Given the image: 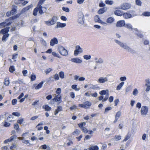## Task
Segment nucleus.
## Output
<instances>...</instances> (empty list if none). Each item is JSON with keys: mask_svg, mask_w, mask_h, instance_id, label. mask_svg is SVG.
<instances>
[{"mask_svg": "<svg viewBox=\"0 0 150 150\" xmlns=\"http://www.w3.org/2000/svg\"><path fill=\"white\" fill-rule=\"evenodd\" d=\"M142 15L144 16H150V12H145L143 13Z\"/></svg>", "mask_w": 150, "mask_h": 150, "instance_id": "53", "label": "nucleus"}, {"mask_svg": "<svg viewBox=\"0 0 150 150\" xmlns=\"http://www.w3.org/2000/svg\"><path fill=\"white\" fill-rule=\"evenodd\" d=\"M33 7V5L32 4H31V5H30L27 6L25 7L22 9V10L21 11V12L22 13L25 12H26V11L28 10L29 9H30V8H32Z\"/></svg>", "mask_w": 150, "mask_h": 150, "instance_id": "18", "label": "nucleus"}, {"mask_svg": "<svg viewBox=\"0 0 150 150\" xmlns=\"http://www.w3.org/2000/svg\"><path fill=\"white\" fill-rule=\"evenodd\" d=\"M80 132V131L79 130L76 129L73 132V134L74 135L75 134L78 135L79 134Z\"/></svg>", "mask_w": 150, "mask_h": 150, "instance_id": "55", "label": "nucleus"}, {"mask_svg": "<svg viewBox=\"0 0 150 150\" xmlns=\"http://www.w3.org/2000/svg\"><path fill=\"white\" fill-rule=\"evenodd\" d=\"M60 53L62 55L66 56L68 54V52L65 48L62 46H60L58 47Z\"/></svg>", "mask_w": 150, "mask_h": 150, "instance_id": "3", "label": "nucleus"}, {"mask_svg": "<svg viewBox=\"0 0 150 150\" xmlns=\"http://www.w3.org/2000/svg\"><path fill=\"white\" fill-rule=\"evenodd\" d=\"M14 129L17 131L19 130V126L18 124H14Z\"/></svg>", "mask_w": 150, "mask_h": 150, "instance_id": "46", "label": "nucleus"}, {"mask_svg": "<svg viewBox=\"0 0 150 150\" xmlns=\"http://www.w3.org/2000/svg\"><path fill=\"white\" fill-rule=\"evenodd\" d=\"M57 20V17L55 16H53L51 20V21L54 24L56 23V21Z\"/></svg>", "mask_w": 150, "mask_h": 150, "instance_id": "30", "label": "nucleus"}, {"mask_svg": "<svg viewBox=\"0 0 150 150\" xmlns=\"http://www.w3.org/2000/svg\"><path fill=\"white\" fill-rule=\"evenodd\" d=\"M38 8L39 12L40 14H42L44 13L46 10L45 7L42 8V6L40 5H38Z\"/></svg>", "mask_w": 150, "mask_h": 150, "instance_id": "14", "label": "nucleus"}, {"mask_svg": "<svg viewBox=\"0 0 150 150\" xmlns=\"http://www.w3.org/2000/svg\"><path fill=\"white\" fill-rule=\"evenodd\" d=\"M84 103L86 107H88V108H89V107L91 105V103L88 101L85 102Z\"/></svg>", "mask_w": 150, "mask_h": 150, "instance_id": "41", "label": "nucleus"}, {"mask_svg": "<svg viewBox=\"0 0 150 150\" xmlns=\"http://www.w3.org/2000/svg\"><path fill=\"white\" fill-rule=\"evenodd\" d=\"M54 79L55 81H57L59 79V75L57 74H56L54 75Z\"/></svg>", "mask_w": 150, "mask_h": 150, "instance_id": "51", "label": "nucleus"}, {"mask_svg": "<svg viewBox=\"0 0 150 150\" xmlns=\"http://www.w3.org/2000/svg\"><path fill=\"white\" fill-rule=\"evenodd\" d=\"M4 35L2 40L3 42H5L6 40V38L9 37V34L8 33H6Z\"/></svg>", "mask_w": 150, "mask_h": 150, "instance_id": "27", "label": "nucleus"}, {"mask_svg": "<svg viewBox=\"0 0 150 150\" xmlns=\"http://www.w3.org/2000/svg\"><path fill=\"white\" fill-rule=\"evenodd\" d=\"M84 16L81 12H80L78 13V22L81 24H83L84 23Z\"/></svg>", "mask_w": 150, "mask_h": 150, "instance_id": "2", "label": "nucleus"}, {"mask_svg": "<svg viewBox=\"0 0 150 150\" xmlns=\"http://www.w3.org/2000/svg\"><path fill=\"white\" fill-rule=\"evenodd\" d=\"M105 3L107 4H109V5H112L113 4V2L112 1H109L108 0H106L105 1Z\"/></svg>", "mask_w": 150, "mask_h": 150, "instance_id": "47", "label": "nucleus"}, {"mask_svg": "<svg viewBox=\"0 0 150 150\" xmlns=\"http://www.w3.org/2000/svg\"><path fill=\"white\" fill-rule=\"evenodd\" d=\"M115 140L116 141H117L121 139V137L120 135H116L114 137Z\"/></svg>", "mask_w": 150, "mask_h": 150, "instance_id": "32", "label": "nucleus"}, {"mask_svg": "<svg viewBox=\"0 0 150 150\" xmlns=\"http://www.w3.org/2000/svg\"><path fill=\"white\" fill-rule=\"evenodd\" d=\"M42 108L45 109L46 111H49L51 110V108L47 105H45L42 106Z\"/></svg>", "mask_w": 150, "mask_h": 150, "instance_id": "24", "label": "nucleus"}, {"mask_svg": "<svg viewBox=\"0 0 150 150\" xmlns=\"http://www.w3.org/2000/svg\"><path fill=\"white\" fill-rule=\"evenodd\" d=\"M94 59L95 63L97 64H102L104 63V60L102 58L100 57L98 59L97 57H96Z\"/></svg>", "mask_w": 150, "mask_h": 150, "instance_id": "12", "label": "nucleus"}, {"mask_svg": "<svg viewBox=\"0 0 150 150\" xmlns=\"http://www.w3.org/2000/svg\"><path fill=\"white\" fill-rule=\"evenodd\" d=\"M8 21L9 19H6L4 22L0 23V28H2L6 26L10 25L12 23V22H8Z\"/></svg>", "mask_w": 150, "mask_h": 150, "instance_id": "6", "label": "nucleus"}, {"mask_svg": "<svg viewBox=\"0 0 150 150\" xmlns=\"http://www.w3.org/2000/svg\"><path fill=\"white\" fill-rule=\"evenodd\" d=\"M18 55V54L17 53L14 54L12 55V59H14V62L16 61V60L15 59L17 58Z\"/></svg>", "mask_w": 150, "mask_h": 150, "instance_id": "45", "label": "nucleus"}, {"mask_svg": "<svg viewBox=\"0 0 150 150\" xmlns=\"http://www.w3.org/2000/svg\"><path fill=\"white\" fill-rule=\"evenodd\" d=\"M15 70L13 66H11L9 68V71L10 72L13 73Z\"/></svg>", "mask_w": 150, "mask_h": 150, "instance_id": "36", "label": "nucleus"}, {"mask_svg": "<svg viewBox=\"0 0 150 150\" xmlns=\"http://www.w3.org/2000/svg\"><path fill=\"white\" fill-rule=\"evenodd\" d=\"M62 97L60 95H58L57 96H56L52 100L55 102H59L58 103V104L62 102Z\"/></svg>", "mask_w": 150, "mask_h": 150, "instance_id": "10", "label": "nucleus"}, {"mask_svg": "<svg viewBox=\"0 0 150 150\" xmlns=\"http://www.w3.org/2000/svg\"><path fill=\"white\" fill-rule=\"evenodd\" d=\"M130 137V136L129 135L127 134L125 137L124 139L123 140V142H125L127 141L129 139Z\"/></svg>", "mask_w": 150, "mask_h": 150, "instance_id": "63", "label": "nucleus"}, {"mask_svg": "<svg viewBox=\"0 0 150 150\" xmlns=\"http://www.w3.org/2000/svg\"><path fill=\"white\" fill-rule=\"evenodd\" d=\"M148 111V108L146 106H143L142 107L140 110L141 114L143 116H146L147 114Z\"/></svg>", "mask_w": 150, "mask_h": 150, "instance_id": "4", "label": "nucleus"}, {"mask_svg": "<svg viewBox=\"0 0 150 150\" xmlns=\"http://www.w3.org/2000/svg\"><path fill=\"white\" fill-rule=\"evenodd\" d=\"M125 26L126 28L129 29H133L134 30L136 31L137 32L138 31V30L136 28H134L133 29L132 28V26L131 24L129 23L127 24H125Z\"/></svg>", "mask_w": 150, "mask_h": 150, "instance_id": "21", "label": "nucleus"}, {"mask_svg": "<svg viewBox=\"0 0 150 150\" xmlns=\"http://www.w3.org/2000/svg\"><path fill=\"white\" fill-rule=\"evenodd\" d=\"M81 130L83 132L85 133H88V130L86 129V128L84 127L81 129Z\"/></svg>", "mask_w": 150, "mask_h": 150, "instance_id": "54", "label": "nucleus"}, {"mask_svg": "<svg viewBox=\"0 0 150 150\" xmlns=\"http://www.w3.org/2000/svg\"><path fill=\"white\" fill-rule=\"evenodd\" d=\"M132 90V87L131 86H129L128 87H127L126 89H125V92L126 93H128L129 92L131 91Z\"/></svg>", "mask_w": 150, "mask_h": 150, "instance_id": "37", "label": "nucleus"}, {"mask_svg": "<svg viewBox=\"0 0 150 150\" xmlns=\"http://www.w3.org/2000/svg\"><path fill=\"white\" fill-rule=\"evenodd\" d=\"M45 23L47 25L50 26L54 25L51 20L45 21Z\"/></svg>", "mask_w": 150, "mask_h": 150, "instance_id": "29", "label": "nucleus"}, {"mask_svg": "<svg viewBox=\"0 0 150 150\" xmlns=\"http://www.w3.org/2000/svg\"><path fill=\"white\" fill-rule=\"evenodd\" d=\"M145 86H150V79H147L145 80Z\"/></svg>", "mask_w": 150, "mask_h": 150, "instance_id": "39", "label": "nucleus"}, {"mask_svg": "<svg viewBox=\"0 0 150 150\" xmlns=\"http://www.w3.org/2000/svg\"><path fill=\"white\" fill-rule=\"evenodd\" d=\"M10 82L9 81L7 78H6L4 79V84L6 86H8Z\"/></svg>", "mask_w": 150, "mask_h": 150, "instance_id": "48", "label": "nucleus"}, {"mask_svg": "<svg viewBox=\"0 0 150 150\" xmlns=\"http://www.w3.org/2000/svg\"><path fill=\"white\" fill-rule=\"evenodd\" d=\"M62 9L64 11L67 12H69V9L67 7H63L62 8Z\"/></svg>", "mask_w": 150, "mask_h": 150, "instance_id": "60", "label": "nucleus"}, {"mask_svg": "<svg viewBox=\"0 0 150 150\" xmlns=\"http://www.w3.org/2000/svg\"><path fill=\"white\" fill-rule=\"evenodd\" d=\"M23 121V118H21L20 119L18 120L17 121V122L18 124H20V125H21L22 124Z\"/></svg>", "mask_w": 150, "mask_h": 150, "instance_id": "61", "label": "nucleus"}, {"mask_svg": "<svg viewBox=\"0 0 150 150\" xmlns=\"http://www.w3.org/2000/svg\"><path fill=\"white\" fill-rule=\"evenodd\" d=\"M12 15H13L16 12V9L13 8L10 11Z\"/></svg>", "mask_w": 150, "mask_h": 150, "instance_id": "64", "label": "nucleus"}, {"mask_svg": "<svg viewBox=\"0 0 150 150\" xmlns=\"http://www.w3.org/2000/svg\"><path fill=\"white\" fill-rule=\"evenodd\" d=\"M10 28L9 27H7L1 29L0 31V33L2 34H5L7 33L9 31Z\"/></svg>", "mask_w": 150, "mask_h": 150, "instance_id": "16", "label": "nucleus"}, {"mask_svg": "<svg viewBox=\"0 0 150 150\" xmlns=\"http://www.w3.org/2000/svg\"><path fill=\"white\" fill-rule=\"evenodd\" d=\"M122 15L124 18L125 19L130 18L132 17V15L129 13H123Z\"/></svg>", "mask_w": 150, "mask_h": 150, "instance_id": "19", "label": "nucleus"}, {"mask_svg": "<svg viewBox=\"0 0 150 150\" xmlns=\"http://www.w3.org/2000/svg\"><path fill=\"white\" fill-rule=\"evenodd\" d=\"M70 61L74 63L78 64L81 63L82 62V60L78 57L72 58Z\"/></svg>", "mask_w": 150, "mask_h": 150, "instance_id": "11", "label": "nucleus"}, {"mask_svg": "<svg viewBox=\"0 0 150 150\" xmlns=\"http://www.w3.org/2000/svg\"><path fill=\"white\" fill-rule=\"evenodd\" d=\"M58 43L57 39L55 38H54L50 40V45L51 46H54L55 45L57 44Z\"/></svg>", "mask_w": 150, "mask_h": 150, "instance_id": "8", "label": "nucleus"}, {"mask_svg": "<svg viewBox=\"0 0 150 150\" xmlns=\"http://www.w3.org/2000/svg\"><path fill=\"white\" fill-rule=\"evenodd\" d=\"M76 49L79 51L80 53L83 52L82 49L79 45H77L76 46Z\"/></svg>", "mask_w": 150, "mask_h": 150, "instance_id": "31", "label": "nucleus"}, {"mask_svg": "<svg viewBox=\"0 0 150 150\" xmlns=\"http://www.w3.org/2000/svg\"><path fill=\"white\" fill-rule=\"evenodd\" d=\"M54 79L53 77L51 76L47 79V82H54Z\"/></svg>", "mask_w": 150, "mask_h": 150, "instance_id": "33", "label": "nucleus"}, {"mask_svg": "<svg viewBox=\"0 0 150 150\" xmlns=\"http://www.w3.org/2000/svg\"><path fill=\"white\" fill-rule=\"evenodd\" d=\"M124 82H122L120 83L116 87V90L117 91H119L122 88L123 86L124 85Z\"/></svg>", "mask_w": 150, "mask_h": 150, "instance_id": "25", "label": "nucleus"}, {"mask_svg": "<svg viewBox=\"0 0 150 150\" xmlns=\"http://www.w3.org/2000/svg\"><path fill=\"white\" fill-rule=\"evenodd\" d=\"M123 12L120 10H117L114 11V14L117 16H121L123 15Z\"/></svg>", "mask_w": 150, "mask_h": 150, "instance_id": "20", "label": "nucleus"}, {"mask_svg": "<svg viewBox=\"0 0 150 150\" xmlns=\"http://www.w3.org/2000/svg\"><path fill=\"white\" fill-rule=\"evenodd\" d=\"M130 7V4L127 3H125L122 4L120 6V8L122 10H126L129 8Z\"/></svg>", "mask_w": 150, "mask_h": 150, "instance_id": "7", "label": "nucleus"}, {"mask_svg": "<svg viewBox=\"0 0 150 150\" xmlns=\"http://www.w3.org/2000/svg\"><path fill=\"white\" fill-rule=\"evenodd\" d=\"M115 21V19L114 18L112 17H110L108 18L106 20L107 23H111Z\"/></svg>", "mask_w": 150, "mask_h": 150, "instance_id": "22", "label": "nucleus"}, {"mask_svg": "<svg viewBox=\"0 0 150 150\" xmlns=\"http://www.w3.org/2000/svg\"><path fill=\"white\" fill-rule=\"evenodd\" d=\"M138 90L135 88L133 90V91L132 92L133 95L134 96H136L138 94Z\"/></svg>", "mask_w": 150, "mask_h": 150, "instance_id": "38", "label": "nucleus"}, {"mask_svg": "<svg viewBox=\"0 0 150 150\" xmlns=\"http://www.w3.org/2000/svg\"><path fill=\"white\" fill-rule=\"evenodd\" d=\"M59 74V77L61 79H63L64 78V72L63 71H60Z\"/></svg>", "mask_w": 150, "mask_h": 150, "instance_id": "43", "label": "nucleus"}, {"mask_svg": "<svg viewBox=\"0 0 150 150\" xmlns=\"http://www.w3.org/2000/svg\"><path fill=\"white\" fill-rule=\"evenodd\" d=\"M136 4L137 5L141 6L142 4V2L140 0H136Z\"/></svg>", "mask_w": 150, "mask_h": 150, "instance_id": "56", "label": "nucleus"}, {"mask_svg": "<svg viewBox=\"0 0 150 150\" xmlns=\"http://www.w3.org/2000/svg\"><path fill=\"white\" fill-rule=\"evenodd\" d=\"M43 83L44 82L43 81L40 82L35 87V89L36 90H38L42 88L43 85Z\"/></svg>", "mask_w": 150, "mask_h": 150, "instance_id": "26", "label": "nucleus"}, {"mask_svg": "<svg viewBox=\"0 0 150 150\" xmlns=\"http://www.w3.org/2000/svg\"><path fill=\"white\" fill-rule=\"evenodd\" d=\"M125 25V22L124 20H120L118 21L116 23V26L117 27H123Z\"/></svg>", "mask_w": 150, "mask_h": 150, "instance_id": "13", "label": "nucleus"}, {"mask_svg": "<svg viewBox=\"0 0 150 150\" xmlns=\"http://www.w3.org/2000/svg\"><path fill=\"white\" fill-rule=\"evenodd\" d=\"M36 76L32 74L30 77L31 80L32 81H33L35 80L36 79Z\"/></svg>", "mask_w": 150, "mask_h": 150, "instance_id": "58", "label": "nucleus"}, {"mask_svg": "<svg viewBox=\"0 0 150 150\" xmlns=\"http://www.w3.org/2000/svg\"><path fill=\"white\" fill-rule=\"evenodd\" d=\"M121 112L120 111H118L117 112L115 115V118L118 119L119 117L121 116Z\"/></svg>", "mask_w": 150, "mask_h": 150, "instance_id": "44", "label": "nucleus"}, {"mask_svg": "<svg viewBox=\"0 0 150 150\" xmlns=\"http://www.w3.org/2000/svg\"><path fill=\"white\" fill-rule=\"evenodd\" d=\"M114 41L121 47L125 50H127L128 52L132 54H134L136 53L134 50H133L129 46L127 45L126 44L116 39L114 40Z\"/></svg>", "mask_w": 150, "mask_h": 150, "instance_id": "1", "label": "nucleus"}, {"mask_svg": "<svg viewBox=\"0 0 150 150\" xmlns=\"http://www.w3.org/2000/svg\"><path fill=\"white\" fill-rule=\"evenodd\" d=\"M38 11V7H36L33 10V15L35 16H36L37 14V12Z\"/></svg>", "mask_w": 150, "mask_h": 150, "instance_id": "42", "label": "nucleus"}, {"mask_svg": "<svg viewBox=\"0 0 150 150\" xmlns=\"http://www.w3.org/2000/svg\"><path fill=\"white\" fill-rule=\"evenodd\" d=\"M107 10V8L105 7H103L102 8H100L98 11V13L99 14H102L104 13Z\"/></svg>", "mask_w": 150, "mask_h": 150, "instance_id": "23", "label": "nucleus"}, {"mask_svg": "<svg viewBox=\"0 0 150 150\" xmlns=\"http://www.w3.org/2000/svg\"><path fill=\"white\" fill-rule=\"evenodd\" d=\"M83 57L85 59L88 60L91 59V56L90 55H84Z\"/></svg>", "mask_w": 150, "mask_h": 150, "instance_id": "40", "label": "nucleus"}, {"mask_svg": "<svg viewBox=\"0 0 150 150\" xmlns=\"http://www.w3.org/2000/svg\"><path fill=\"white\" fill-rule=\"evenodd\" d=\"M66 25V23H62L59 22H58L57 23V25L55 27V28H64Z\"/></svg>", "mask_w": 150, "mask_h": 150, "instance_id": "15", "label": "nucleus"}, {"mask_svg": "<svg viewBox=\"0 0 150 150\" xmlns=\"http://www.w3.org/2000/svg\"><path fill=\"white\" fill-rule=\"evenodd\" d=\"M108 81V78L107 77H100L98 79V82L100 83H104Z\"/></svg>", "mask_w": 150, "mask_h": 150, "instance_id": "9", "label": "nucleus"}, {"mask_svg": "<svg viewBox=\"0 0 150 150\" xmlns=\"http://www.w3.org/2000/svg\"><path fill=\"white\" fill-rule=\"evenodd\" d=\"M109 97V94L108 93H106V96L105 97V98L103 99L102 100V102H104L106 101L107 99H108Z\"/></svg>", "mask_w": 150, "mask_h": 150, "instance_id": "52", "label": "nucleus"}, {"mask_svg": "<svg viewBox=\"0 0 150 150\" xmlns=\"http://www.w3.org/2000/svg\"><path fill=\"white\" fill-rule=\"evenodd\" d=\"M52 54L54 57L60 58L61 57L56 52H52Z\"/></svg>", "mask_w": 150, "mask_h": 150, "instance_id": "34", "label": "nucleus"}, {"mask_svg": "<svg viewBox=\"0 0 150 150\" xmlns=\"http://www.w3.org/2000/svg\"><path fill=\"white\" fill-rule=\"evenodd\" d=\"M17 137V136L16 135H14L11 137L9 138L11 140V141H13L14 139H16Z\"/></svg>", "mask_w": 150, "mask_h": 150, "instance_id": "62", "label": "nucleus"}, {"mask_svg": "<svg viewBox=\"0 0 150 150\" xmlns=\"http://www.w3.org/2000/svg\"><path fill=\"white\" fill-rule=\"evenodd\" d=\"M112 109V108L111 107H108L106 108L105 110V111L104 112V113H107L108 112L111 110Z\"/></svg>", "mask_w": 150, "mask_h": 150, "instance_id": "49", "label": "nucleus"}, {"mask_svg": "<svg viewBox=\"0 0 150 150\" xmlns=\"http://www.w3.org/2000/svg\"><path fill=\"white\" fill-rule=\"evenodd\" d=\"M77 85H73L71 86V88L74 89L76 91H78L80 90V88H77Z\"/></svg>", "mask_w": 150, "mask_h": 150, "instance_id": "35", "label": "nucleus"}, {"mask_svg": "<svg viewBox=\"0 0 150 150\" xmlns=\"http://www.w3.org/2000/svg\"><path fill=\"white\" fill-rule=\"evenodd\" d=\"M92 85V86L91 87L89 88L95 90L96 88H99V87L97 85Z\"/></svg>", "mask_w": 150, "mask_h": 150, "instance_id": "50", "label": "nucleus"}, {"mask_svg": "<svg viewBox=\"0 0 150 150\" xmlns=\"http://www.w3.org/2000/svg\"><path fill=\"white\" fill-rule=\"evenodd\" d=\"M12 114L13 115L17 117H19L21 115L19 113L17 112H13L12 113Z\"/></svg>", "mask_w": 150, "mask_h": 150, "instance_id": "59", "label": "nucleus"}, {"mask_svg": "<svg viewBox=\"0 0 150 150\" xmlns=\"http://www.w3.org/2000/svg\"><path fill=\"white\" fill-rule=\"evenodd\" d=\"M40 41H41V42L42 43V45H44V46H46V42L43 39V38H41V40H40Z\"/></svg>", "mask_w": 150, "mask_h": 150, "instance_id": "57", "label": "nucleus"}, {"mask_svg": "<svg viewBox=\"0 0 150 150\" xmlns=\"http://www.w3.org/2000/svg\"><path fill=\"white\" fill-rule=\"evenodd\" d=\"M95 21L96 22H98L104 26H106L108 24L105 22H103L101 20L98 16H96L94 18Z\"/></svg>", "mask_w": 150, "mask_h": 150, "instance_id": "5", "label": "nucleus"}, {"mask_svg": "<svg viewBox=\"0 0 150 150\" xmlns=\"http://www.w3.org/2000/svg\"><path fill=\"white\" fill-rule=\"evenodd\" d=\"M63 109L62 108L61 106H57V108L55 110L54 112V115H56L59 112L61 111H62Z\"/></svg>", "mask_w": 150, "mask_h": 150, "instance_id": "17", "label": "nucleus"}, {"mask_svg": "<svg viewBox=\"0 0 150 150\" xmlns=\"http://www.w3.org/2000/svg\"><path fill=\"white\" fill-rule=\"evenodd\" d=\"M98 147L97 146H91L88 148L89 150H98Z\"/></svg>", "mask_w": 150, "mask_h": 150, "instance_id": "28", "label": "nucleus"}]
</instances>
